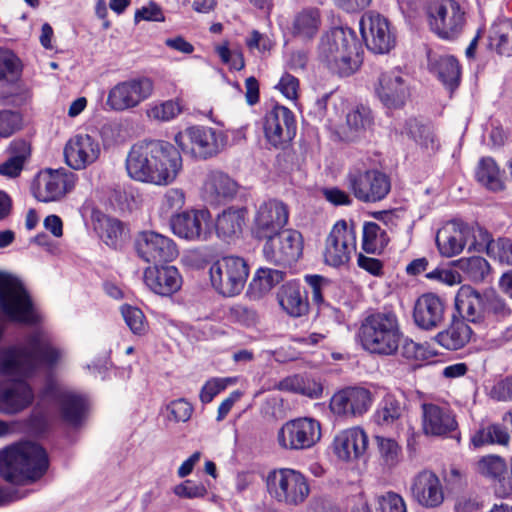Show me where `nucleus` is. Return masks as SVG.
Wrapping results in <instances>:
<instances>
[{
    "mask_svg": "<svg viewBox=\"0 0 512 512\" xmlns=\"http://www.w3.org/2000/svg\"><path fill=\"white\" fill-rule=\"evenodd\" d=\"M63 351L55 347L44 331L29 334L24 344L0 349V375L13 378L0 382V412L15 414L28 407L34 399L32 388L23 380L40 366L53 367Z\"/></svg>",
    "mask_w": 512,
    "mask_h": 512,
    "instance_id": "nucleus-1",
    "label": "nucleus"
},
{
    "mask_svg": "<svg viewBox=\"0 0 512 512\" xmlns=\"http://www.w3.org/2000/svg\"><path fill=\"white\" fill-rule=\"evenodd\" d=\"M362 46L354 30L335 27L322 35L318 58L341 77L354 74L362 63Z\"/></svg>",
    "mask_w": 512,
    "mask_h": 512,
    "instance_id": "nucleus-2",
    "label": "nucleus"
},
{
    "mask_svg": "<svg viewBox=\"0 0 512 512\" xmlns=\"http://www.w3.org/2000/svg\"><path fill=\"white\" fill-rule=\"evenodd\" d=\"M47 468V454L36 443L21 442L0 451V475L8 482H33L41 478Z\"/></svg>",
    "mask_w": 512,
    "mask_h": 512,
    "instance_id": "nucleus-3",
    "label": "nucleus"
},
{
    "mask_svg": "<svg viewBox=\"0 0 512 512\" xmlns=\"http://www.w3.org/2000/svg\"><path fill=\"white\" fill-rule=\"evenodd\" d=\"M357 338L370 354L392 356L397 353L402 339L399 320L393 312H375L360 324Z\"/></svg>",
    "mask_w": 512,
    "mask_h": 512,
    "instance_id": "nucleus-4",
    "label": "nucleus"
},
{
    "mask_svg": "<svg viewBox=\"0 0 512 512\" xmlns=\"http://www.w3.org/2000/svg\"><path fill=\"white\" fill-rule=\"evenodd\" d=\"M0 312L11 322L29 326L42 319L23 283L3 271H0Z\"/></svg>",
    "mask_w": 512,
    "mask_h": 512,
    "instance_id": "nucleus-5",
    "label": "nucleus"
},
{
    "mask_svg": "<svg viewBox=\"0 0 512 512\" xmlns=\"http://www.w3.org/2000/svg\"><path fill=\"white\" fill-rule=\"evenodd\" d=\"M426 20L430 31L447 41L458 39L467 23L465 9L456 0H431L426 8Z\"/></svg>",
    "mask_w": 512,
    "mask_h": 512,
    "instance_id": "nucleus-6",
    "label": "nucleus"
},
{
    "mask_svg": "<svg viewBox=\"0 0 512 512\" xmlns=\"http://www.w3.org/2000/svg\"><path fill=\"white\" fill-rule=\"evenodd\" d=\"M267 490L277 502L289 506L302 504L310 494L307 478L290 468L271 471L267 476Z\"/></svg>",
    "mask_w": 512,
    "mask_h": 512,
    "instance_id": "nucleus-7",
    "label": "nucleus"
},
{
    "mask_svg": "<svg viewBox=\"0 0 512 512\" xmlns=\"http://www.w3.org/2000/svg\"><path fill=\"white\" fill-rule=\"evenodd\" d=\"M160 141L143 140L134 144L126 158V170L130 178L160 184Z\"/></svg>",
    "mask_w": 512,
    "mask_h": 512,
    "instance_id": "nucleus-8",
    "label": "nucleus"
},
{
    "mask_svg": "<svg viewBox=\"0 0 512 512\" xmlns=\"http://www.w3.org/2000/svg\"><path fill=\"white\" fill-rule=\"evenodd\" d=\"M347 188L354 197L364 203L383 200L391 190L388 175L378 169L352 167L346 176Z\"/></svg>",
    "mask_w": 512,
    "mask_h": 512,
    "instance_id": "nucleus-9",
    "label": "nucleus"
},
{
    "mask_svg": "<svg viewBox=\"0 0 512 512\" xmlns=\"http://www.w3.org/2000/svg\"><path fill=\"white\" fill-rule=\"evenodd\" d=\"M174 141L183 152L190 150L195 157L208 159L220 153L226 145L227 137L221 130L195 125L185 132L176 133Z\"/></svg>",
    "mask_w": 512,
    "mask_h": 512,
    "instance_id": "nucleus-10",
    "label": "nucleus"
},
{
    "mask_svg": "<svg viewBox=\"0 0 512 512\" xmlns=\"http://www.w3.org/2000/svg\"><path fill=\"white\" fill-rule=\"evenodd\" d=\"M212 286L227 297L239 294L247 281L249 269L246 261L238 256H226L215 261L209 270Z\"/></svg>",
    "mask_w": 512,
    "mask_h": 512,
    "instance_id": "nucleus-11",
    "label": "nucleus"
},
{
    "mask_svg": "<svg viewBox=\"0 0 512 512\" xmlns=\"http://www.w3.org/2000/svg\"><path fill=\"white\" fill-rule=\"evenodd\" d=\"M321 437V424L317 419L298 417L281 426L277 433V442L282 449L301 451L315 446Z\"/></svg>",
    "mask_w": 512,
    "mask_h": 512,
    "instance_id": "nucleus-12",
    "label": "nucleus"
},
{
    "mask_svg": "<svg viewBox=\"0 0 512 512\" xmlns=\"http://www.w3.org/2000/svg\"><path fill=\"white\" fill-rule=\"evenodd\" d=\"M356 251V231L354 225L345 220L337 221L325 239L323 261L333 268L348 265Z\"/></svg>",
    "mask_w": 512,
    "mask_h": 512,
    "instance_id": "nucleus-13",
    "label": "nucleus"
},
{
    "mask_svg": "<svg viewBox=\"0 0 512 512\" xmlns=\"http://www.w3.org/2000/svg\"><path fill=\"white\" fill-rule=\"evenodd\" d=\"M263 256L269 263L287 266L296 262L303 252V237L294 229H282L265 238Z\"/></svg>",
    "mask_w": 512,
    "mask_h": 512,
    "instance_id": "nucleus-14",
    "label": "nucleus"
},
{
    "mask_svg": "<svg viewBox=\"0 0 512 512\" xmlns=\"http://www.w3.org/2000/svg\"><path fill=\"white\" fill-rule=\"evenodd\" d=\"M360 32L367 48L375 54H386L394 48L396 38L386 17L375 11L362 15Z\"/></svg>",
    "mask_w": 512,
    "mask_h": 512,
    "instance_id": "nucleus-15",
    "label": "nucleus"
},
{
    "mask_svg": "<svg viewBox=\"0 0 512 512\" xmlns=\"http://www.w3.org/2000/svg\"><path fill=\"white\" fill-rule=\"evenodd\" d=\"M296 130L295 115L285 106L275 105L263 118L265 138L275 148H286L294 139Z\"/></svg>",
    "mask_w": 512,
    "mask_h": 512,
    "instance_id": "nucleus-16",
    "label": "nucleus"
},
{
    "mask_svg": "<svg viewBox=\"0 0 512 512\" xmlns=\"http://www.w3.org/2000/svg\"><path fill=\"white\" fill-rule=\"evenodd\" d=\"M480 226H469L461 221H451L438 230L436 244L440 254L444 257H453L460 254L469 244V250L474 249V243L480 241L477 229Z\"/></svg>",
    "mask_w": 512,
    "mask_h": 512,
    "instance_id": "nucleus-17",
    "label": "nucleus"
},
{
    "mask_svg": "<svg viewBox=\"0 0 512 512\" xmlns=\"http://www.w3.org/2000/svg\"><path fill=\"white\" fill-rule=\"evenodd\" d=\"M75 184V174L64 168L40 171L32 184L35 198L41 202L58 201L69 192Z\"/></svg>",
    "mask_w": 512,
    "mask_h": 512,
    "instance_id": "nucleus-18",
    "label": "nucleus"
},
{
    "mask_svg": "<svg viewBox=\"0 0 512 512\" xmlns=\"http://www.w3.org/2000/svg\"><path fill=\"white\" fill-rule=\"evenodd\" d=\"M170 227L176 236L191 241H206L212 234V217L207 209H193L175 214Z\"/></svg>",
    "mask_w": 512,
    "mask_h": 512,
    "instance_id": "nucleus-19",
    "label": "nucleus"
},
{
    "mask_svg": "<svg viewBox=\"0 0 512 512\" xmlns=\"http://www.w3.org/2000/svg\"><path fill=\"white\" fill-rule=\"evenodd\" d=\"M289 220L288 206L277 199H269L256 210L252 233L258 239H265L284 229Z\"/></svg>",
    "mask_w": 512,
    "mask_h": 512,
    "instance_id": "nucleus-20",
    "label": "nucleus"
},
{
    "mask_svg": "<svg viewBox=\"0 0 512 512\" xmlns=\"http://www.w3.org/2000/svg\"><path fill=\"white\" fill-rule=\"evenodd\" d=\"M153 84L148 78H137L115 85L108 93L107 105L116 111H123L137 106L150 97Z\"/></svg>",
    "mask_w": 512,
    "mask_h": 512,
    "instance_id": "nucleus-21",
    "label": "nucleus"
},
{
    "mask_svg": "<svg viewBox=\"0 0 512 512\" xmlns=\"http://www.w3.org/2000/svg\"><path fill=\"white\" fill-rule=\"evenodd\" d=\"M65 163L73 170H83L94 164L100 157L101 146L99 141L86 133L72 136L65 144Z\"/></svg>",
    "mask_w": 512,
    "mask_h": 512,
    "instance_id": "nucleus-22",
    "label": "nucleus"
},
{
    "mask_svg": "<svg viewBox=\"0 0 512 512\" xmlns=\"http://www.w3.org/2000/svg\"><path fill=\"white\" fill-rule=\"evenodd\" d=\"M43 396L56 400L61 418L68 425L76 427L83 422L88 409V401L83 395L62 390L55 384L49 383Z\"/></svg>",
    "mask_w": 512,
    "mask_h": 512,
    "instance_id": "nucleus-23",
    "label": "nucleus"
},
{
    "mask_svg": "<svg viewBox=\"0 0 512 512\" xmlns=\"http://www.w3.org/2000/svg\"><path fill=\"white\" fill-rule=\"evenodd\" d=\"M373 403V395L364 387H347L335 393L330 400L331 411L338 416L355 417L366 413Z\"/></svg>",
    "mask_w": 512,
    "mask_h": 512,
    "instance_id": "nucleus-24",
    "label": "nucleus"
},
{
    "mask_svg": "<svg viewBox=\"0 0 512 512\" xmlns=\"http://www.w3.org/2000/svg\"><path fill=\"white\" fill-rule=\"evenodd\" d=\"M421 426L427 436L446 437L454 432L458 423L453 411L446 405L423 403L421 405Z\"/></svg>",
    "mask_w": 512,
    "mask_h": 512,
    "instance_id": "nucleus-25",
    "label": "nucleus"
},
{
    "mask_svg": "<svg viewBox=\"0 0 512 512\" xmlns=\"http://www.w3.org/2000/svg\"><path fill=\"white\" fill-rule=\"evenodd\" d=\"M375 91L387 108L402 107L410 96L409 84L399 69L381 73Z\"/></svg>",
    "mask_w": 512,
    "mask_h": 512,
    "instance_id": "nucleus-26",
    "label": "nucleus"
},
{
    "mask_svg": "<svg viewBox=\"0 0 512 512\" xmlns=\"http://www.w3.org/2000/svg\"><path fill=\"white\" fill-rule=\"evenodd\" d=\"M335 456L343 462H354L362 458L368 448V435L360 427L338 432L332 442Z\"/></svg>",
    "mask_w": 512,
    "mask_h": 512,
    "instance_id": "nucleus-27",
    "label": "nucleus"
},
{
    "mask_svg": "<svg viewBox=\"0 0 512 512\" xmlns=\"http://www.w3.org/2000/svg\"><path fill=\"white\" fill-rule=\"evenodd\" d=\"M410 492L412 498L425 508L438 507L444 500L440 479L429 470H423L413 477Z\"/></svg>",
    "mask_w": 512,
    "mask_h": 512,
    "instance_id": "nucleus-28",
    "label": "nucleus"
},
{
    "mask_svg": "<svg viewBox=\"0 0 512 512\" xmlns=\"http://www.w3.org/2000/svg\"><path fill=\"white\" fill-rule=\"evenodd\" d=\"M444 314V301L433 293H426L416 300L413 319L419 328L432 330L443 322Z\"/></svg>",
    "mask_w": 512,
    "mask_h": 512,
    "instance_id": "nucleus-29",
    "label": "nucleus"
},
{
    "mask_svg": "<svg viewBox=\"0 0 512 512\" xmlns=\"http://www.w3.org/2000/svg\"><path fill=\"white\" fill-rule=\"evenodd\" d=\"M237 191L236 182L221 171L209 172L201 188L202 199L210 205H218L233 197Z\"/></svg>",
    "mask_w": 512,
    "mask_h": 512,
    "instance_id": "nucleus-30",
    "label": "nucleus"
},
{
    "mask_svg": "<svg viewBox=\"0 0 512 512\" xmlns=\"http://www.w3.org/2000/svg\"><path fill=\"white\" fill-rule=\"evenodd\" d=\"M486 293L480 294L470 286H462L455 298V306L462 320L480 323L485 320Z\"/></svg>",
    "mask_w": 512,
    "mask_h": 512,
    "instance_id": "nucleus-31",
    "label": "nucleus"
},
{
    "mask_svg": "<svg viewBox=\"0 0 512 512\" xmlns=\"http://www.w3.org/2000/svg\"><path fill=\"white\" fill-rule=\"evenodd\" d=\"M277 300L282 310L291 317H301L309 311L307 292L297 281L283 284L277 292Z\"/></svg>",
    "mask_w": 512,
    "mask_h": 512,
    "instance_id": "nucleus-32",
    "label": "nucleus"
},
{
    "mask_svg": "<svg viewBox=\"0 0 512 512\" xmlns=\"http://www.w3.org/2000/svg\"><path fill=\"white\" fill-rule=\"evenodd\" d=\"M373 124L371 109L364 105L355 106L346 115L345 125L341 129V139L348 142L358 141L366 136Z\"/></svg>",
    "mask_w": 512,
    "mask_h": 512,
    "instance_id": "nucleus-33",
    "label": "nucleus"
},
{
    "mask_svg": "<svg viewBox=\"0 0 512 512\" xmlns=\"http://www.w3.org/2000/svg\"><path fill=\"white\" fill-rule=\"evenodd\" d=\"M428 66L432 73L451 91L458 87L461 70L458 60L452 55L428 53Z\"/></svg>",
    "mask_w": 512,
    "mask_h": 512,
    "instance_id": "nucleus-34",
    "label": "nucleus"
},
{
    "mask_svg": "<svg viewBox=\"0 0 512 512\" xmlns=\"http://www.w3.org/2000/svg\"><path fill=\"white\" fill-rule=\"evenodd\" d=\"M322 25L321 12L316 7H306L298 11L292 19L290 33L303 42L313 40Z\"/></svg>",
    "mask_w": 512,
    "mask_h": 512,
    "instance_id": "nucleus-35",
    "label": "nucleus"
},
{
    "mask_svg": "<svg viewBox=\"0 0 512 512\" xmlns=\"http://www.w3.org/2000/svg\"><path fill=\"white\" fill-rule=\"evenodd\" d=\"M480 241L474 243L478 250H486L487 254L501 263L512 265V240L509 238H498L493 240L490 233L484 228L477 229Z\"/></svg>",
    "mask_w": 512,
    "mask_h": 512,
    "instance_id": "nucleus-36",
    "label": "nucleus"
},
{
    "mask_svg": "<svg viewBox=\"0 0 512 512\" xmlns=\"http://www.w3.org/2000/svg\"><path fill=\"white\" fill-rule=\"evenodd\" d=\"M472 335L470 326L464 320H454L444 331L439 332L435 340L447 350H459L463 348Z\"/></svg>",
    "mask_w": 512,
    "mask_h": 512,
    "instance_id": "nucleus-37",
    "label": "nucleus"
},
{
    "mask_svg": "<svg viewBox=\"0 0 512 512\" xmlns=\"http://www.w3.org/2000/svg\"><path fill=\"white\" fill-rule=\"evenodd\" d=\"M477 182L492 192H500L505 188L503 174L491 157L480 159L475 171Z\"/></svg>",
    "mask_w": 512,
    "mask_h": 512,
    "instance_id": "nucleus-38",
    "label": "nucleus"
},
{
    "mask_svg": "<svg viewBox=\"0 0 512 512\" xmlns=\"http://www.w3.org/2000/svg\"><path fill=\"white\" fill-rule=\"evenodd\" d=\"M489 46L500 55H512V21L498 19L489 30Z\"/></svg>",
    "mask_w": 512,
    "mask_h": 512,
    "instance_id": "nucleus-39",
    "label": "nucleus"
},
{
    "mask_svg": "<svg viewBox=\"0 0 512 512\" xmlns=\"http://www.w3.org/2000/svg\"><path fill=\"white\" fill-rule=\"evenodd\" d=\"M278 388L280 390L298 393L312 399L320 398L323 393V385L320 381L300 375L283 379L279 382Z\"/></svg>",
    "mask_w": 512,
    "mask_h": 512,
    "instance_id": "nucleus-40",
    "label": "nucleus"
},
{
    "mask_svg": "<svg viewBox=\"0 0 512 512\" xmlns=\"http://www.w3.org/2000/svg\"><path fill=\"white\" fill-rule=\"evenodd\" d=\"M246 211L244 209L228 208L216 220V232L219 237L228 239L241 233Z\"/></svg>",
    "mask_w": 512,
    "mask_h": 512,
    "instance_id": "nucleus-41",
    "label": "nucleus"
},
{
    "mask_svg": "<svg viewBox=\"0 0 512 512\" xmlns=\"http://www.w3.org/2000/svg\"><path fill=\"white\" fill-rule=\"evenodd\" d=\"M134 246L139 258L147 263L158 262L160 257V234L151 231H140L134 240Z\"/></svg>",
    "mask_w": 512,
    "mask_h": 512,
    "instance_id": "nucleus-42",
    "label": "nucleus"
},
{
    "mask_svg": "<svg viewBox=\"0 0 512 512\" xmlns=\"http://www.w3.org/2000/svg\"><path fill=\"white\" fill-rule=\"evenodd\" d=\"M403 411V402L395 395L387 394L374 413V421L380 426L390 427L401 418Z\"/></svg>",
    "mask_w": 512,
    "mask_h": 512,
    "instance_id": "nucleus-43",
    "label": "nucleus"
},
{
    "mask_svg": "<svg viewBox=\"0 0 512 512\" xmlns=\"http://www.w3.org/2000/svg\"><path fill=\"white\" fill-rule=\"evenodd\" d=\"M404 133L427 152H435L439 148V141L433 129L430 126L421 124L416 119H409L406 122Z\"/></svg>",
    "mask_w": 512,
    "mask_h": 512,
    "instance_id": "nucleus-44",
    "label": "nucleus"
},
{
    "mask_svg": "<svg viewBox=\"0 0 512 512\" xmlns=\"http://www.w3.org/2000/svg\"><path fill=\"white\" fill-rule=\"evenodd\" d=\"M477 470L484 476L499 479L500 482H503V486L505 487L504 494H512V476L507 480V487L505 478L501 479V476L506 471V463L501 457L489 455L481 458L477 463Z\"/></svg>",
    "mask_w": 512,
    "mask_h": 512,
    "instance_id": "nucleus-45",
    "label": "nucleus"
},
{
    "mask_svg": "<svg viewBox=\"0 0 512 512\" xmlns=\"http://www.w3.org/2000/svg\"><path fill=\"white\" fill-rule=\"evenodd\" d=\"M100 236L106 245L117 248L127 234L125 224L113 217L104 216L99 220Z\"/></svg>",
    "mask_w": 512,
    "mask_h": 512,
    "instance_id": "nucleus-46",
    "label": "nucleus"
},
{
    "mask_svg": "<svg viewBox=\"0 0 512 512\" xmlns=\"http://www.w3.org/2000/svg\"><path fill=\"white\" fill-rule=\"evenodd\" d=\"M182 170V157L178 149L162 145V184L172 183Z\"/></svg>",
    "mask_w": 512,
    "mask_h": 512,
    "instance_id": "nucleus-47",
    "label": "nucleus"
},
{
    "mask_svg": "<svg viewBox=\"0 0 512 512\" xmlns=\"http://www.w3.org/2000/svg\"><path fill=\"white\" fill-rule=\"evenodd\" d=\"M509 440L510 436L507 429L500 424H491L479 430L472 437V443L475 447L486 444L507 445Z\"/></svg>",
    "mask_w": 512,
    "mask_h": 512,
    "instance_id": "nucleus-48",
    "label": "nucleus"
},
{
    "mask_svg": "<svg viewBox=\"0 0 512 512\" xmlns=\"http://www.w3.org/2000/svg\"><path fill=\"white\" fill-rule=\"evenodd\" d=\"M380 459L386 467H395L401 459V447L396 440L384 436H375Z\"/></svg>",
    "mask_w": 512,
    "mask_h": 512,
    "instance_id": "nucleus-49",
    "label": "nucleus"
},
{
    "mask_svg": "<svg viewBox=\"0 0 512 512\" xmlns=\"http://www.w3.org/2000/svg\"><path fill=\"white\" fill-rule=\"evenodd\" d=\"M485 304V320L502 321L508 319L512 314V310L505 299L493 291L486 292Z\"/></svg>",
    "mask_w": 512,
    "mask_h": 512,
    "instance_id": "nucleus-50",
    "label": "nucleus"
},
{
    "mask_svg": "<svg viewBox=\"0 0 512 512\" xmlns=\"http://www.w3.org/2000/svg\"><path fill=\"white\" fill-rule=\"evenodd\" d=\"M457 266L474 282L482 281L489 270L488 262L480 256L461 258L457 261Z\"/></svg>",
    "mask_w": 512,
    "mask_h": 512,
    "instance_id": "nucleus-51",
    "label": "nucleus"
},
{
    "mask_svg": "<svg viewBox=\"0 0 512 512\" xmlns=\"http://www.w3.org/2000/svg\"><path fill=\"white\" fill-rule=\"evenodd\" d=\"M384 232L375 222H366L363 226L362 248L367 253H376L382 246Z\"/></svg>",
    "mask_w": 512,
    "mask_h": 512,
    "instance_id": "nucleus-52",
    "label": "nucleus"
},
{
    "mask_svg": "<svg viewBox=\"0 0 512 512\" xmlns=\"http://www.w3.org/2000/svg\"><path fill=\"white\" fill-rule=\"evenodd\" d=\"M23 118L19 111L0 109V137L8 138L22 128Z\"/></svg>",
    "mask_w": 512,
    "mask_h": 512,
    "instance_id": "nucleus-53",
    "label": "nucleus"
},
{
    "mask_svg": "<svg viewBox=\"0 0 512 512\" xmlns=\"http://www.w3.org/2000/svg\"><path fill=\"white\" fill-rule=\"evenodd\" d=\"M121 314L125 323L134 334L142 335L146 332L147 324L145 322V316L139 308L123 305L121 307Z\"/></svg>",
    "mask_w": 512,
    "mask_h": 512,
    "instance_id": "nucleus-54",
    "label": "nucleus"
},
{
    "mask_svg": "<svg viewBox=\"0 0 512 512\" xmlns=\"http://www.w3.org/2000/svg\"><path fill=\"white\" fill-rule=\"evenodd\" d=\"M234 383L235 379L230 377L209 379L201 388L199 395L201 402L204 404L210 403L216 395Z\"/></svg>",
    "mask_w": 512,
    "mask_h": 512,
    "instance_id": "nucleus-55",
    "label": "nucleus"
},
{
    "mask_svg": "<svg viewBox=\"0 0 512 512\" xmlns=\"http://www.w3.org/2000/svg\"><path fill=\"white\" fill-rule=\"evenodd\" d=\"M378 512H407L406 503L401 495L388 491L377 497Z\"/></svg>",
    "mask_w": 512,
    "mask_h": 512,
    "instance_id": "nucleus-56",
    "label": "nucleus"
},
{
    "mask_svg": "<svg viewBox=\"0 0 512 512\" xmlns=\"http://www.w3.org/2000/svg\"><path fill=\"white\" fill-rule=\"evenodd\" d=\"M183 280L175 266H162V296H170L182 286Z\"/></svg>",
    "mask_w": 512,
    "mask_h": 512,
    "instance_id": "nucleus-57",
    "label": "nucleus"
},
{
    "mask_svg": "<svg viewBox=\"0 0 512 512\" xmlns=\"http://www.w3.org/2000/svg\"><path fill=\"white\" fill-rule=\"evenodd\" d=\"M284 278V272L272 268H259L254 278V283L259 285L262 292L269 291L273 286L281 282Z\"/></svg>",
    "mask_w": 512,
    "mask_h": 512,
    "instance_id": "nucleus-58",
    "label": "nucleus"
},
{
    "mask_svg": "<svg viewBox=\"0 0 512 512\" xmlns=\"http://www.w3.org/2000/svg\"><path fill=\"white\" fill-rule=\"evenodd\" d=\"M488 395L498 402H512V375L496 380L490 387Z\"/></svg>",
    "mask_w": 512,
    "mask_h": 512,
    "instance_id": "nucleus-59",
    "label": "nucleus"
},
{
    "mask_svg": "<svg viewBox=\"0 0 512 512\" xmlns=\"http://www.w3.org/2000/svg\"><path fill=\"white\" fill-rule=\"evenodd\" d=\"M20 71L18 57L9 49L0 48V80L15 76Z\"/></svg>",
    "mask_w": 512,
    "mask_h": 512,
    "instance_id": "nucleus-60",
    "label": "nucleus"
},
{
    "mask_svg": "<svg viewBox=\"0 0 512 512\" xmlns=\"http://www.w3.org/2000/svg\"><path fill=\"white\" fill-rule=\"evenodd\" d=\"M168 419L175 422H187L193 413V406L185 399H177L167 405Z\"/></svg>",
    "mask_w": 512,
    "mask_h": 512,
    "instance_id": "nucleus-61",
    "label": "nucleus"
},
{
    "mask_svg": "<svg viewBox=\"0 0 512 512\" xmlns=\"http://www.w3.org/2000/svg\"><path fill=\"white\" fill-rule=\"evenodd\" d=\"M174 493L181 498H203L207 494V489L201 483L186 480L174 487Z\"/></svg>",
    "mask_w": 512,
    "mask_h": 512,
    "instance_id": "nucleus-62",
    "label": "nucleus"
},
{
    "mask_svg": "<svg viewBox=\"0 0 512 512\" xmlns=\"http://www.w3.org/2000/svg\"><path fill=\"white\" fill-rule=\"evenodd\" d=\"M216 51L222 62L229 65L231 69L239 71L244 68L245 63L242 53L231 51L227 44L218 46Z\"/></svg>",
    "mask_w": 512,
    "mask_h": 512,
    "instance_id": "nucleus-63",
    "label": "nucleus"
},
{
    "mask_svg": "<svg viewBox=\"0 0 512 512\" xmlns=\"http://www.w3.org/2000/svg\"><path fill=\"white\" fill-rule=\"evenodd\" d=\"M245 42L250 50H257L262 54L269 52L273 47V41L270 37L257 30H252Z\"/></svg>",
    "mask_w": 512,
    "mask_h": 512,
    "instance_id": "nucleus-64",
    "label": "nucleus"
}]
</instances>
